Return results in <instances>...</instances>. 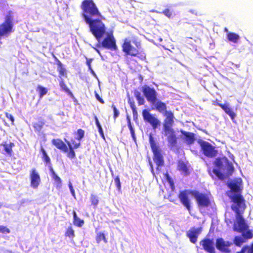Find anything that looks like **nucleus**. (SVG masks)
<instances>
[{"label":"nucleus","instance_id":"864d4df0","mask_svg":"<svg viewBox=\"0 0 253 253\" xmlns=\"http://www.w3.org/2000/svg\"><path fill=\"white\" fill-rule=\"evenodd\" d=\"M97 128H98L99 134H100V136H101V137L103 139H105V136H104V132H103V129L102 128L101 126H97Z\"/></svg>","mask_w":253,"mask_h":253},{"label":"nucleus","instance_id":"4c0bfd02","mask_svg":"<svg viewBox=\"0 0 253 253\" xmlns=\"http://www.w3.org/2000/svg\"><path fill=\"white\" fill-rule=\"evenodd\" d=\"M37 90L39 92V97L42 98L43 95H45L48 91L47 88L42 86L41 85H38L37 87Z\"/></svg>","mask_w":253,"mask_h":253},{"label":"nucleus","instance_id":"4468645a","mask_svg":"<svg viewBox=\"0 0 253 253\" xmlns=\"http://www.w3.org/2000/svg\"><path fill=\"white\" fill-rule=\"evenodd\" d=\"M200 245L202 249L209 253H215L214 243L212 240L209 238H204L200 242Z\"/></svg>","mask_w":253,"mask_h":253},{"label":"nucleus","instance_id":"473e14b6","mask_svg":"<svg viewBox=\"0 0 253 253\" xmlns=\"http://www.w3.org/2000/svg\"><path fill=\"white\" fill-rule=\"evenodd\" d=\"M44 125V122L42 120H39L37 122L33 124V127L35 131L40 132L42 129Z\"/></svg>","mask_w":253,"mask_h":253},{"label":"nucleus","instance_id":"7ed1b4c3","mask_svg":"<svg viewBox=\"0 0 253 253\" xmlns=\"http://www.w3.org/2000/svg\"><path fill=\"white\" fill-rule=\"evenodd\" d=\"M213 165L215 168L212 169V172L221 180L231 176L234 171L233 164L225 156L216 158Z\"/></svg>","mask_w":253,"mask_h":253},{"label":"nucleus","instance_id":"e2e57ef3","mask_svg":"<svg viewBox=\"0 0 253 253\" xmlns=\"http://www.w3.org/2000/svg\"><path fill=\"white\" fill-rule=\"evenodd\" d=\"M98 47L96 46V47H93V49L99 54H100L99 50L97 48Z\"/></svg>","mask_w":253,"mask_h":253},{"label":"nucleus","instance_id":"79ce46f5","mask_svg":"<svg viewBox=\"0 0 253 253\" xmlns=\"http://www.w3.org/2000/svg\"><path fill=\"white\" fill-rule=\"evenodd\" d=\"M90 201L94 208H96L99 203L97 196L92 194L90 195Z\"/></svg>","mask_w":253,"mask_h":253},{"label":"nucleus","instance_id":"bf43d9fd","mask_svg":"<svg viewBox=\"0 0 253 253\" xmlns=\"http://www.w3.org/2000/svg\"><path fill=\"white\" fill-rule=\"evenodd\" d=\"M69 188L71 193H72V195L74 196L75 195V191L71 184L69 185Z\"/></svg>","mask_w":253,"mask_h":253},{"label":"nucleus","instance_id":"0e129e2a","mask_svg":"<svg viewBox=\"0 0 253 253\" xmlns=\"http://www.w3.org/2000/svg\"><path fill=\"white\" fill-rule=\"evenodd\" d=\"M224 31L226 32H228V30H227V29L226 28H224Z\"/></svg>","mask_w":253,"mask_h":253},{"label":"nucleus","instance_id":"a211bd4d","mask_svg":"<svg viewBox=\"0 0 253 253\" xmlns=\"http://www.w3.org/2000/svg\"><path fill=\"white\" fill-rule=\"evenodd\" d=\"M201 227L197 228H191L187 232L186 235L187 237L189 238L191 243L195 244L197 241L198 236L201 234Z\"/></svg>","mask_w":253,"mask_h":253},{"label":"nucleus","instance_id":"5701e85b","mask_svg":"<svg viewBox=\"0 0 253 253\" xmlns=\"http://www.w3.org/2000/svg\"><path fill=\"white\" fill-rule=\"evenodd\" d=\"M55 58V60L56 61V64L57 65V70L59 73V76L60 78L61 77H67V70L64 67L63 64L61 63V62L55 56H54Z\"/></svg>","mask_w":253,"mask_h":253},{"label":"nucleus","instance_id":"69168bd1","mask_svg":"<svg viewBox=\"0 0 253 253\" xmlns=\"http://www.w3.org/2000/svg\"><path fill=\"white\" fill-rule=\"evenodd\" d=\"M7 253H14L11 251H9L7 252Z\"/></svg>","mask_w":253,"mask_h":253},{"label":"nucleus","instance_id":"a18cd8bd","mask_svg":"<svg viewBox=\"0 0 253 253\" xmlns=\"http://www.w3.org/2000/svg\"><path fill=\"white\" fill-rule=\"evenodd\" d=\"M128 127L129 129V130L130 131V133H131V136L133 138V139L135 141L136 140V137H135V133H134V130L131 125V123H130V120H128Z\"/></svg>","mask_w":253,"mask_h":253},{"label":"nucleus","instance_id":"09e8293b","mask_svg":"<svg viewBox=\"0 0 253 253\" xmlns=\"http://www.w3.org/2000/svg\"><path fill=\"white\" fill-rule=\"evenodd\" d=\"M112 108L113 109L114 112L113 118L114 119H116L119 116V111L118 110L116 107L114 105H112Z\"/></svg>","mask_w":253,"mask_h":253},{"label":"nucleus","instance_id":"ddd939ff","mask_svg":"<svg viewBox=\"0 0 253 253\" xmlns=\"http://www.w3.org/2000/svg\"><path fill=\"white\" fill-rule=\"evenodd\" d=\"M29 176L31 186L34 189H37L39 186L41 180L40 175L35 168L31 169Z\"/></svg>","mask_w":253,"mask_h":253},{"label":"nucleus","instance_id":"3c124183","mask_svg":"<svg viewBox=\"0 0 253 253\" xmlns=\"http://www.w3.org/2000/svg\"><path fill=\"white\" fill-rule=\"evenodd\" d=\"M5 115L6 117L10 121L11 125H13L14 122V118L13 116L7 112L5 113Z\"/></svg>","mask_w":253,"mask_h":253},{"label":"nucleus","instance_id":"49530a36","mask_svg":"<svg viewBox=\"0 0 253 253\" xmlns=\"http://www.w3.org/2000/svg\"><path fill=\"white\" fill-rule=\"evenodd\" d=\"M10 232V230L7 227L0 225V233L2 234H9Z\"/></svg>","mask_w":253,"mask_h":253},{"label":"nucleus","instance_id":"c03bdc74","mask_svg":"<svg viewBox=\"0 0 253 253\" xmlns=\"http://www.w3.org/2000/svg\"><path fill=\"white\" fill-rule=\"evenodd\" d=\"M77 139L80 141L84 136V131L82 129H78L77 131Z\"/></svg>","mask_w":253,"mask_h":253},{"label":"nucleus","instance_id":"72a5a7b5","mask_svg":"<svg viewBox=\"0 0 253 253\" xmlns=\"http://www.w3.org/2000/svg\"><path fill=\"white\" fill-rule=\"evenodd\" d=\"M128 103L132 110L133 117H136L137 116V112L133 99L129 97L128 99Z\"/></svg>","mask_w":253,"mask_h":253},{"label":"nucleus","instance_id":"cd10ccee","mask_svg":"<svg viewBox=\"0 0 253 253\" xmlns=\"http://www.w3.org/2000/svg\"><path fill=\"white\" fill-rule=\"evenodd\" d=\"M73 224L78 227H82L84 223V220L79 218L75 211H73Z\"/></svg>","mask_w":253,"mask_h":253},{"label":"nucleus","instance_id":"2f4dec72","mask_svg":"<svg viewBox=\"0 0 253 253\" xmlns=\"http://www.w3.org/2000/svg\"><path fill=\"white\" fill-rule=\"evenodd\" d=\"M227 38L229 41L234 43H236L239 39L240 37L238 34L236 33L229 32L227 34Z\"/></svg>","mask_w":253,"mask_h":253},{"label":"nucleus","instance_id":"8fccbe9b","mask_svg":"<svg viewBox=\"0 0 253 253\" xmlns=\"http://www.w3.org/2000/svg\"><path fill=\"white\" fill-rule=\"evenodd\" d=\"M163 14L168 17V18H170L172 16V12L169 8L165 9L162 12Z\"/></svg>","mask_w":253,"mask_h":253},{"label":"nucleus","instance_id":"20e7f679","mask_svg":"<svg viewBox=\"0 0 253 253\" xmlns=\"http://www.w3.org/2000/svg\"><path fill=\"white\" fill-rule=\"evenodd\" d=\"M133 43L136 47H134L131 44L130 40L128 39H125L122 45L123 51L126 55L137 57L141 59L145 58L146 55L145 53L139 51V49L141 48L140 42L137 41H134Z\"/></svg>","mask_w":253,"mask_h":253},{"label":"nucleus","instance_id":"1a4fd4ad","mask_svg":"<svg viewBox=\"0 0 253 253\" xmlns=\"http://www.w3.org/2000/svg\"><path fill=\"white\" fill-rule=\"evenodd\" d=\"M142 91L146 97L148 102L152 105L157 101V93L153 87H151L147 85H144L142 87Z\"/></svg>","mask_w":253,"mask_h":253},{"label":"nucleus","instance_id":"2eb2a0df","mask_svg":"<svg viewBox=\"0 0 253 253\" xmlns=\"http://www.w3.org/2000/svg\"><path fill=\"white\" fill-rule=\"evenodd\" d=\"M167 137L169 146L171 148L175 147L177 145V137L174 129L164 131Z\"/></svg>","mask_w":253,"mask_h":253},{"label":"nucleus","instance_id":"9d476101","mask_svg":"<svg viewBox=\"0 0 253 253\" xmlns=\"http://www.w3.org/2000/svg\"><path fill=\"white\" fill-rule=\"evenodd\" d=\"M236 219L233 227L234 231L243 233L248 229L249 226L241 214H236Z\"/></svg>","mask_w":253,"mask_h":253},{"label":"nucleus","instance_id":"f3484780","mask_svg":"<svg viewBox=\"0 0 253 253\" xmlns=\"http://www.w3.org/2000/svg\"><path fill=\"white\" fill-rule=\"evenodd\" d=\"M67 144L69 147L68 152L67 154V157L71 159L75 158L76 154L74 149H77L80 146V141L77 143L74 139H71V142H67Z\"/></svg>","mask_w":253,"mask_h":253},{"label":"nucleus","instance_id":"6e6552de","mask_svg":"<svg viewBox=\"0 0 253 253\" xmlns=\"http://www.w3.org/2000/svg\"><path fill=\"white\" fill-rule=\"evenodd\" d=\"M96 46L102 47L111 50H116L118 49L116 39L112 33L108 34L100 43L96 44Z\"/></svg>","mask_w":253,"mask_h":253},{"label":"nucleus","instance_id":"58836bf2","mask_svg":"<svg viewBox=\"0 0 253 253\" xmlns=\"http://www.w3.org/2000/svg\"><path fill=\"white\" fill-rule=\"evenodd\" d=\"M134 96L137 100L138 105H142L144 104V99L143 97L141 96V93L139 91H135Z\"/></svg>","mask_w":253,"mask_h":253},{"label":"nucleus","instance_id":"c85d7f7f","mask_svg":"<svg viewBox=\"0 0 253 253\" xmlns=\"http://www.w3.org/2000/svg\"><path fill=\"white\" fill-rule=\"evenodd\" d=\"M228 186L235 194H241V189L237 182H231L228 183Z\"/></svg>","mask_w":253,"mask_h":253},{"label":"nucleus","instance_id":"de8ad7c7","mask_svg":"<svg viewBox=\"0 0 253 253\" xmlns=\"http://www.w3.org/2000/svg\"><path fill=\"white\" fill-rule=\"evenodd\" d=\"M115 183L118 190H120L121 189V184L120 182V177L119 176H117L114 178Z\"/></svg>","mask_w":253,"mask_h":253},{"label":"nucleus","instance_id":"7c9ffc66","mask_svg":"<svg viewBox=\"0 0 253 253\" xmlns=\"http://www.w3.org/2000/svg\"><path fill=\"white\" fill-rule=\"evenodd\" d=\"M13 16L12 15V11H9L7 14L6 15V16L5 17V20L3 23L13 27Z\"/></svg>","mask_w":253,"mask_h":253},{"label":"nucleus","instance_id":"603ef678","mask_svg":"<svg viewBox=\"0 0 253 253\" xmlns=\"http://www.w3.org/2000/svg\"><path fill=\"white\" fill-rule=\"evenodd\" d=\"M244 247H247L245 249V252L247 251L248 253H253V243L250 246L248 245H246L244 246Z\"/></svg>","mask_w":253,"mask_h":253},{"label":"nucleus","instance_id":"052dcab7","mask_svg":"<svg viewBox=\"0 0 253 253\" xmlns=\"http://www.w3.org/2000/svg\"><path fill=\"white\" fill-rule=\"evenodd\" d=\"M149 164H150V167H151V171L153 174H154V170L153 164L150 160L149 161Z\"/></svg>","mask_w":253,"mask_h":253},{"label":"nucleus","instance_id":"b1692460","mask_svg":"<svg viewBox=\"0 0 253 253\" xmlns=\"http://www.w3.org/2000/svg\"><path fill=\"white\" fill-rule=\"evenodd\" d=\"M221 106V108L230 117L231 119L233 121L236 116V114L230 107L229 104H223Z\"/></svg>","mask_w":253,"mask_h":253},{"label":"nucleus","instance_id":"f704fd0d","mask_svg":"<svg viewBox=\"0 0 253 253\" xmlns=\"http://www.w3.org/2000/svg\"><path fill=\"white\" fill-rule=\"evenodd\" d=\"M65 236L73 239L75 237V231L72 226H69L66 230Z\"/></svg>","mask_w":253,"mask_h":253},{"label":"nucleus","instance_id":"9b49d317","mask_svg":"<svg viewBox=\"0 0 253 253\" xmlns=\"http://www.w3.org/2000/svg\"><path fill=\"white\" fill-rule=\"evenodd\" d=\"M142 115L144 120L149 123L153 129H156L158 126H160V121L150 113L149 110L144 109L142 112Z\"/></svg>","mask_w":253,"mask_h":253},{"label":"nucleus","instance_id":"423d86ee","mask_svg":"<svg viewBox=\"0 0 253 253\" xmlns=\"http://www.w3.org/2000/svg\"><path fill=\"white\" fill-rule=\"evenodd\" d=\"M230 199L233 203L231 206L232 210L236 214H242L246 208L244 197L241 194H235L230 196Z\"/></svg>","mask_w":253,"mask_h":253},{"label":"nucleus","instance_id":"c756f323","mask_svg":"<svg viewBox=\"0 0 253 253\" xmlns=\"http://www.w3.org/2000/svg\"><path fill=\"white\" fill-rule=\"evenodd\" d=\"M59 85L62 88V89L65 92L68 93V94L71 97H74L72 92L71 91L70 89L67 87L65 82H64L63 79H61L59 80Z\"/></svg>","mask_w":253,"mask_h":253},{"label":"nucleus","instance_id":"c9c22d12","mask_svg":"<svg viewBox=\"0 0 253 253\" xmlns=\"http://www.w3.org/2000/svg\"><path fill=\"white\" fill-rule=\"evenodd\" d=\"M95 239L97 244H99L102 241H103L105 243H107L108 242L105 234L102 232L97 233Z\"/></svg>","mask_w":253,"mask_h":253},{"label":"nucleus","instance_id":"6e6d98bb","mask_svg":"<svg viewBox=\"0 0 253 253\" xmlns=\"http://www.w3.org/2000/svg\"><path fill=\"white\" fill-rule=\"evenodd\" d=\"M95 97H96V99L98 101H99L101 103H102V104L104 103V100L100 97L99 95L97 93H95Z\"/></svg>","mask_w":253,"mask_h":253},{"label":"nucleus","instance_id":"f257e3e1","mask_svg":"<svg viewBox=\"0 0 253 253\" xmlns=\"http://www.w3.org/2000/svg\"><path fill=\"white\" fill-rule=\"evenodd\" d=\"M80 7L84 21L88 25L91 33L99 42L106 33V27L101 19L93 18L101 17V13L93 0H83Z\"/></svg>","mask_w":253,"mask_h":253},{"label":"nucleus","instance_id":"0eeeda50","mask_svg":"<svg viewBox=\"0 0 253 253\" xmlns=\"http://www.w3.org/2000/svg\"><path fill=\"white\" fill-rule=\"evenodd\" d=\"M198 143L199 144L201 151L202 153L208 158H214L218 154V151L216 149L215 147L212 145L208 141L199 139Z\"/></svg>","mask_w":253,"mask_h":253},{"label":"nucleus","instance_id":"680f3d73","mask_svg":"<svg viewBox=\"0 0 253 253\" xmlns=\"http://www.w3.org/2000/svg\"><path fill=\"white\" fill-rule=\"evenodd\" d=\"M247 247H243L239 252H238L236 253H245V249Z\"/></svg>","mask_w":253,"mask_h":253},{"label":"nucleus","instance_id":"e433bc0d","mask_svg":"<svg viewBox=\"0 0 253 253\" xmlns=\"http://www.w3.org/2000/svg\"><path fill=\"white\" fill-rule=\"evenodd\" d=\"M40 151L42 154V160L47 164H50V159L49 156L47 155L46 152H45V150L43 148L42 146H41L40 147Z\"/></svg>","mask_w":253,"mask_h":253},{"label":"nucleus","instance_id":"a19ab883","mask_svg":"<svg viewBox=\"0 0 253 253\" xmlns=\"http://www.w3.org/2000/svg\"><path fill=\"white\" fill-rule=\"evenodd\" d=\"M244 242L245 241L240 236H235L233 240L234 244L237 247H241Z\"/></svg>","mask_w":253,"mask_h":253},{"label":"nucleus","instance_id":"5fc2aeb1","mask_svg":"<svg viewBox=\"0 0 253 253\" xmlns=\"http://www.w3.org/2000/svg\"><path fill=\"white\" fill-rule=\"evenodd\" d=\"M212 104L215 106H218L221 108L222 106L221 105H222L223 104L220 103L219 101L217 99H216L212 101Z\"/></svg>","mask_w":253,"mask_h":253},{"label":"nucleus","instance_id":"aec40b11","mask_svg":"<svg viewBox=\"0 0 253 253\" xmlns=\"http://www.w3.org/2000/svg\"><path fill=\"white\" fill-rule=\"evenodd\" d=\"M13 27L3 23L0 24V40L2 37H7L13 31Z\"/></svg>","mask_w":253,"mask_h":253},{"label":"nucleus","instance_id":"a878e982","mask_svg":"<svg viewBox=\"0 0 253 253\" xmlns=\"http://www.w3.org/2000/svg\"><path fill=\"white\" fill-rule=\"evenodd\" d=\"M1 145L3 147L5 153L9 156H11L13 154L12 148L14 146V144L13 142H9L8 143L7 142H3Z\"/></svg>","mask_w":253,"mask_h":253},{"label":"nucleus","instance_id":"6ab92c4d","mask_svg":"<svg viewBox=\"0 0 253 253\" xmlns=\"http://www.w3.org/2000/svg\"><path fill=\"white\" fill-rule=\"evenodd\" d=\"M165 115L166 116V118L164 123V130L167 131L173 129L172 128L174 123V116L173 113L169 111L167 112L165 114Z\"/></svg>","mask_w":253,"mask_h":253},{"label":"nucleus","instance_id":"ea45409f","mask_svg":"<svg viewBox=\"0 0 253 253\" xmlns=\"http://www.w3.org/2000/svg\"><path fill=\"white\" fill-rule=\"evenodd\" d=\"M165 177L167 181L169 182L170 187L172 190H173L175 188L174 183L172 178L170 177L169 175L168 172H166L164 174Z\"/></svg>","mask_w":253,"mask_h":253},{"label":"nucleus","instance_id":"4d7b16f0","mask_svg":"<svg viewBox=\"0 0 253 253\" xmlns=\"http://www.w3.org/2000/svg\"><path fill=\"white\" fill-rule=\"evenodd\" d=\"M92 61V59H87L86 61V64L88 66V67L89 69L92 72H93V70L91 69V62Z\"/></svg>","mask_w":253,"mask_h":253},{"label":"nucleus","instance_id":"393cba45","mask_svg":"<svg viewBox=\"0 0 253 253\" xmlns=\"http://www.w3.org/2000/svg\"><path fill=\"white\" fill-rule=\"evenodd\" d=\"M155 109L159 112L161 113L168 112L167 111V105L164 102H162L160 100H157L154 103Z\"/></svg>","mask_w":253,"mask_h":253},{"label":"nucleus","instance_id":"dca6fc26","mask_svg":"<svg viewBox=\"0 0 253 253\" xmlns=\"http://www.w3.org/2000/svg\"><path fill=\"white\" fill-rule=\"evenodd\" d=\"M232 245L229 242H225L222 238H218L216 240V247L217 250L223 253L230 252L229 247Z\"/></svg>","mask_w":253,"mask_h":253},{"label":"nucleus","instance_id":"39448f33","mask_svg":"<svg viewBox=\"0 0 253 253\" xmlns=\"http://www.w3.org/2000/svg\"><path fill=\"white\" fill-rule=\"evenodd\" d=\"M149 140L152 151L153 154V160L157 166V170L160 171L161 167L165 164V160L162 150L155 141L151 134L149 136Z\"/></svg>","mask_w":253,"mask_h":253},{"label":"nucleus","instance_id":"37998d69","mask_svg":"<svg viewBox=\"0 0 253 253\" xmlns=\"http://www.w3.org/2000/svg\"><path fill=\"white\" fill-rule=\"evenodd\" d=\"M246 233H242V236L246 240L251 239L253 237V234L252 231L251 230H247Z\"/></svg>","mask_w":253,"mask_h":253},{"label":"nucleus","instance_id":"338daca9","mask_svg":"<svg viewBox=\"0 0 253 253\" xmlns=\"http://www.w3.org/2000/svg\"><path fill=\"white\" fill-rule=\"evenodd\" d=\"M1 205H0V208H1Z\"/></svg>","mask_w":253,"mask_h":253},{"label":"nucleus","instance_id":"bb28decb","mask_svg":"<svg viewBox=\"0 0 253 253\" xmlns=\"http://www.w3.org/2000/svg\"><path fill=\"white\" fill-rule=\"evenodd\" d=\"M49 170L52 178L54 179V180L55 181L56 183V187L60 188L61 186L62 183L61 178L55 173L51 166L49 167Z\"/></svg>","mask_w":253,"mask_h":253},{"label":"nucleus","instance_id":"13d9d810","mask_svg":"<svg viewBox=\"0 0 253 253\" xmlns=\"http://www.w3.org/2000/svg\"><path fill=\"white\" fill-rule=\"evenodd\" d=\"M94 119L95 120V124H96V125L97 127V126H101V125H100V123L99 122V120H98L97 116H94Z\"/></svg>","mask_w":253,"mask_h":253},{"label":"nucleus","instance_id":"f8f14e48","mask_svg":"<svg viewBox=\"0 0 253 253\" xmlns=\"http://www.w3.org/2000/svg\"><path fill=\"white\" fill-rule=\"evenodd\" d=\"M176 169L184 176L189 175L191 171V165L189 162L182 160H178Z\"/></svg>","mask_w":253,"mask_h":253},{"label":"nucleus","instance_id":"4be33fe9","mask_svg":"<svg viewBox=\"0 0 253 253\" xmlns=\"http://www.w3.org/2000/svg\"><path fill=\"white\" fill-rule=\"evenodd\" d=\"M181 134L184 136V141L188 145L193 144L195 140V134L193 132H187L184 130L180 131Z\"/></svg>","mask_w":253,"mask_h":253},{"label":"nucleus","instance_id":"f03ea898","mask_svg":"<svg viewBox=\"0 0 253 253\" xmlns=\"http://www.w3.org/2000/svg\"><path fill=\"white\" fill-rule=\"evenodd\" d=\"M189 195H191L194 197L199 208H207L211 205L210 199L207 193H201L197 190L181 191L178 197L181 203L189 211H191V201Z\"/></svg>","mask_w":253,"mask_h":253},{"label":"nucleus","instance_id":"412c9836","mask_svg":"<svg viewBox=\"0 0 253 253\" xmlns=\"http://www.w3.org/2000/svg\"><path fill=\"white\" fill-rule=\"evenodd\" d=\"M52 144L55 146L57 149L61 150L62 151L67 153L68 152V148L67 145L59 138L53 139L51 140Z\"/></svg>","mask_w":253,"mask_h":253}]
</instances>
